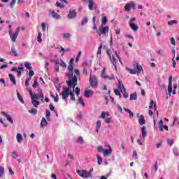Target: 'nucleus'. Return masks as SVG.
Returning a JSON list of instances; mask_svg holds the SVG:
<instances>
[{"instance_id": "obj_1", "label": "nucleus", "mask_w": 179, "mask_h": 179, "mask_svg": "<svg viewBox=\"0 0 179 179\" xmlns=\"http://www.w3.org/2000/svg\"><path fill=\"white\" fill-rule=\"evenodd\" d=\"M69 73H66V76L69 78V80L66 81L67 86L75 89L78 85V77H73V65L69 64L68 66Z\"/></svg>"}, {"instance_id": "obj_2", "label": "nucleus", "mask_w": 179, "mask_h": 179, "mask_svg": "<svg viewBox=\"0 0 179 179\" xmlns=\"http://www.w3.org/2000/svg\"><path fill=\"white\" fill-rule=\"evenodd\" d=\"M74 92L75 88L69 87H68L67 88L64 87L60 94H62V97L64 100V101H68V97H69V96L71 100H72V101H75L76 99L75 98V94L73 93Z\"/></svg>"}, {"instance_id": "obj_3", "label": "nucleus", "mask_w": 179, "mask_h": 179, "mask_svg": "<svg viewBox=\"0 0 179 179\" xmlns=\"http://www.w3.org/2000/svg\"><path fill=\"white\" fill-rule=\"evenodd\" d=\"M106 52L111 61V63L115 66V69H117V59L115 58V57L119 60V62H120V64H122V62L121 61V57H120V55H118V53L115 50H113L114 55H112L113 52H111V51L110 50H107Z\"/></svg>"}, {"instance_id": "obj_4", "label": "nucleus", "mask_w": 179, "mask_h": 179, "mask_svg": "<svg viewBox=\"0 0 179 179\" xmlns=\"http://www.w3.org/2000/svg\"><path fill=\"white\" fill-rule=\"evenodd\" d=\"M93 71L91 70V74L90 77V85L92 87H97L98 82L97 77L96 76H92Z\"/></svg>"}, {"instance_id": "obj_5", "label": "nucleus", "mask_w": 179, "mask_h": 179, "mask_svg": "<svg viewBox=\"0 0 179 179\" xmlns=\"http://www.w3.org/2000/svg\"><path fill=\"white\" fill-rule=\"evenodd\" d=\"M20 30V27H18L17 28L16 31L14 34L12 33V31L10 29L8 31L9 36H10L13 43H15V41H16V38H17V36H19Z\"/></svg>"}, {"instance_id": "obj_6", "label": "nucleus", "mask_w": 179, "mask_h": 179, "mask_svg": "<svg viewBox=\"0 0 179 179\" xmlns=\"http://www.w3.org/2000/svg\"><path fill=\"white\" fill-rule=\"evenodd\" d=\"M76 173L78 174V176H80V177H82L83 178H90L91 176L90 173H87V171L86 170H77Z\"/></svg>"}, {"instance_id": "obj_7", "label": "nucleus", "mask_w": 179, "mask_h": 179, "mask_svg": "<svg viewBox=\"0 0 179 179\" xmlns=\"http://www.w3.org/2000/svg\"><path fill=\"white\" fill-rule=\"evenodd\" d=\"M168 93L170 96L173 93V76H171L169 78V85H168Z\"/></svg>"}, {"instance_id": "obj_8", "label": "nucleus", "mask_w": 179, "mask_h": 179, "mask_svg": "<svg viewBox=\"0 0 179 179\" xmlns=\"http://www.w3.org/2000/svg\"><path fill=\"white\" fill-rule=\"evenodd\" d=\"M109 28L108 27H103V25H101L99 27V36H101V34H107L108 33Z\"/></svg>"}, {"instance_id": "obj_9", "label": "nucleus", "mask_w": 179, "mask_h": 179, "mask_svg": "<svg viewBox=\"0 0 179 179\" xmlns=\"http://www.w3.org/2000/svg\"><path fill=\"white\" fill-rule=\"evenodd\" d=\"M49 15H50L53 19H61V16L58 15V13H57L54 10H49Z\"/></svg>"}, {"instance_id": "obj_10", "label": "nucleus", "mask_w": 179, "mask_h": 179, "mask_svg": "<svg viewBox=\"0 0 179 179\" xmlns=\"http://www.w3.org/2000/svg\"><path fill=\"white\" fill-rule=\"evenodd\" d=\"M131 8H132L134 10L136 9V6L135 3H127L124 6V9H125L126 12H130Z\"/></svg>"}, {"instance_id": "obj_11", "label": "nucleus", "mask_w": 179, "mask_h": 179, "mask_svg": "<svg viewBox=\"0 0 179 179\" xmlns=\"http://www.w3.org/2000/svg\"><path fill=\"white\" fill-rule=\"evenodd\" d=\"M89 9L93 10V9H97V4L94 3L93 0H89Z\"/></svg>"}, {"instance_id": "obj_12", "label": "nucleus", "mask_w": 179, "mask_h": 179, "mask_svg": "<svg viewBox=\"0 0 179 179\" xmlns=\"http://www.w3.org/2000/svg\"><path fill=\"white\" fill-rule=\"evenodd\" d=\"M136 116L139 117L138 124H140V125H145V124H146V122L145 121V117L143 115L139 116V113H137Z\"/></svg>"}, {"instance_id": "obj_13", "label": "nucleus", "mask_w": 179, "mask_h": 179, "mask_svg": "<svg viewBox=\"0 0 179 179\" xmlns=\"http://www.w3.org/2000/svg\"><path fill=\"white\" fill-rule=\"evenodd\" d=\"M76 15H77L76 10L71 9L69 10L68 17L69 19H75V17L76 16Z\"/></svg>"}, {"instance_id": "obj_14", "label": "nucleus", "mask_w": 179, "mask_h": 179, "mask_svg": "<svg viewBox=\"0 0 179 179\" xmlns=\"http://www.w3.org/2000/svg\"><path fill=\"white\" fill-rule=\"evenodd\" d=\"M29 92L31 96V100H38V97H40V92H38V94H33L31 90H29Z\"/></svg>"}, {"instance_id": "obj_15", "label": "nucleus", "mask_w": 179, "mask_h": 179, "mask_svg": "<svg viewBox=\"0 0 179 179\" xmlns=\"http://www.w3.org/2000/svg\"><path fill=\"white\" fill-rule=\"evenodd\" d=\"M129 24L131 30L134 31H138V30H139V27L134 22H129Z\"/></svg>"}, {"instance_id": "obj_16", "label": "nucleus", "mask_w": 179, "mask_h": 179, "mask_svg": "<svg viewBox=\"0 0 179 179\" xmlns=\"http://www.w3.org/2000/svg\"><path fill=\"white\" fill-rule=\"evenodd\" d=\"M93 94H94V92L90 90H85L84 92L85 97H87V99H89V97H92Z\"/></svg>"}, {"instance_id": "obj_17", "label": "nucleus", "mask_w": 179, "mask_h": 179, "mask_svg": "<svg viewBox=\"0 0 179 179\" xmlns=\"http://www.w3.org/2000/svg\"><path fill=\"white\" fill-rule=\"evenodd\" d=\"M118 89H120L121 93H125L127 92V90L125 89V87H124V84L121 83L120 81H118Z\"/></svg>"}, {"instance_id": "obj_18", "label": "nucleus", "mask_w": 179, "mask_h": 179, "mask_svg": "<svg viewBox=\"0 0 179 179\" xmlns=\"http://www.w3.org/2000/svg\"><path fill=\"white\" fill-rule=\"evenodd\" d=\"M1 114H2V115H4V117H6V120H8L9 121V122H10V124H13V120H12V117L10 116H9V115H8L4 111H2Z\"/></svg>"}, {"instance_id": "obj_19", "label": "nucleus", "mask_w": 179, "mask_h": 179, "mask_svg": "<svg viewBox=\"0 0 179 179\" xmlns=\"http://www.w3.org/2000/svg\"><path fill=\"white\" fill-rule=\"evenodd\" d=\"M155 110V111H157V106L156 105V102H155V101H153V99L150 100V106H149V108H153Z\"/></svg>"}, {"instance_id": "obj_20", "label": "nucleus", "mask_w": 179, "mask_h": 179, "mask_svg": "<svg viewBox=\"0 0 179 179\" xmlns=\"http://www.w3.org/2000/svg\"><path fill=\"white\" fill-rule=\"evenodd\" d=\"M47 125H48V122H47V120H45V117H42V120L41 121V128L44 127H47Z\"/></svg>"}, {"instance_id": "obj_21", "label": "nucleus", "mask_w": 179, "mask_h": 179, "mask_svg": "<svg viewBox=\"0 0 179 179\" xmlns=\"http://www.w3.org/2000/svg\"><path fill=\"white\" fill-rule=\"evenodd\" d=\"M8 77L10 78V82H12L13 85L16 86V78L13 74H8Z\"/></svg>"}, {"instance_id": "obj_22", "label": "nucleus", "mask_w": 179, "mask_h": 179, "mask_svg": "<svg viewBox=\"0 0 179 179\" xmlns=\"http://www.w3.org/2000/svg\"><path fill=\"white\" fill-rule=\"evenodd\" d=\"M112 152L111 147H109V150H103V156H110Z\"/></svg>"}, {"instance_id": "obj_23", "label": "nucleus", "mask_w": 179, "mask_h": 179, "mask_svg": "<svg viewBox=\"0 0 179 179\" xmlns=\"http://www.w3.org/2000/svg\"><path fill=\"white\" fill-rule=\"evenodd\" d=\"M141 134H142V136H143V139H145V138H146V127L143 126L141 128Z\"/></svg>"}, {"instance_id": "obj_24", "label": "nucleus", "mask_w": 179, "mask_h": 179, "mask_svg": "<svg viewBox=\"0 0 179 179\" xmlns=\"http://www.w3.org/2000/svg\"><path fill=\"white\" fill-rule=\"evenodd\" d=\"M31 103H32L33 106L35 107V108H37V107H38V106H40V102L38 101H37V99L31 100Z\"/></svg>"}, {"instance_id": "obj_25", "label": "nucleus", "mask_w": 179, "mask_h": 179, "mask_svg": "<svg viewBox=\"0 0 179 179\" xmlns=\"http://www.w3.org/2000/svg\"><path fill=\"white\" fill-rule=\"evenodd\" d=\"M138 95H136V92L130 94V101H132L133 100H137Z\"/></svg>"}, {"instance_id": "obj_26", "label": "nucleus", "mask_w": 179, "mask_h": 179, "mask_svg": "<svg viewBox=\"0 0 179 179\" xmlns=\"http://www.w3.org/2000/svg\"><path fill=\"white\" fill-rule=\"evenodd\" d=\"M17 97L19 101H20V103H22V104H24V100H23V98L22 97V96L20 95V93H19V92H17Z\"/></svg>"}, {"instance_id": "obj_27", "label": "nucleus", "mask_w": 179, "mask_h": 179, "mask_svg": "<svg viewBox=\"0 0 179 179\" xmlns=\"http://www.w3.org/2000/svg\"><path fill=\"white\" fill-rule=\"evenodd\" d=\"M19 69H20V71H22V72H23V71H24V68H23V67H18V68L13 67V68L11 69V71H12L13 72H17V71H19Z\"/></svg>"}, {"instance_id": "obj_28", "label": "nucleus", "mask_w": 179, "mask_h": 179, "mask_svg": "<svg viewBox=\"0 0 179 179\" xmlns=\"http://www.w3.org/2000/svg\"><path fill=\"white\" fill-rule=\"evenodd\" d=\"M127 71L131 73V75H136V70L126 67Z\"/></svg>"}, {"instance_id": "obj_29", "label": "nucleus", "mask_w": 179, "mask_h": 179, "mask_svg": "<svg viewBox=\"0 0 179 179\" xmlns=\"http://www.w3.org/2000/svg\"><path fill=\"white\" fill-rule=\"evenodd\" d=\"M158 125H159V131H161V132H163V127L164 126L163 120H159Z\"/></svg>"}, {"instance_id": "obj_30", "label": "nucleus", "mask_w": 179, "mask_h": 179, "mask_svg": "<svg viewBox=\"0 0 179 179\" xmlns=\"http://www.w3.org/2000/svg\"><path fill=\"white\" fill-rule=\"evenodd\" d=\"M124 110L126 111V113H129L131 118H132V117H134V113L130 109L124 108Z\"/></svg>"}, {"instance_id": "obj_31", "label": "nucleus", "mask_w": 179, "mask_h": 179, "mask_svg": "<svg viewBox=\"0 0 179 179\" xmlns=\"http://www.w3.org/2000/svg\"><path fill=\"white\" fill-rule=\"evenodd\" d=\"M100 127H101V121L98 120L96 122V132H97V134H99V129H100Z\"/></svg>"}, {"instance_id": "obj_32", "label": "nucleus", "mask_w": 179, "mask_h": 179, "mask_svg": "<svg viewBox=\"0 0 179 179\" xmlns=\"http://www.w3.org/2000/svg\"><path fill=\"white\" fill-rule=\"evenodd\" d=\"M78 104H81L83 107H85V101H83V98L78 97Z\"/></svg>"}, {"instance_id": "obj_33", "label": "nucleus", "mask_w": 179, "mask_h": 179, "mask_svg": "<svg viewBox=\"0 0 179 179\" xmlns=\"http://www.w3.org/2000/svg\"><path fill=\"white\" fill-rule=\"evenodd\" d=\"M38 93H39V97H41V101L44 103V94L43 93V90H39Z\"/></svg>"}, {"instance_id": "obj_34", "label": "nucleus", "mask_w": 179, "mask_h": 179, "mask_svg": "<svg viewBox=\"0 0 179 179\" xmlns=\"http://www.w3.org/2000/svg\"><path fill=\"white\" fill-rule=\"evenodd\" d=\"M17 142L20 143L22 141L23 137H22V134L17 133L16 136Z\"/></svg>"}, {"instance_id": "obj_35", "label": "nucleus", "mask_w": 179, "mask_h": 179, "mask_svg": "<svg viewBox=\"0 0 179 179\" xmlns=\"http://www.w3.org/2000/svg\"><path fill=\"white\" fill-rule=\"evenodd\" d=\"M42 34L41 31H38V36H37V41L38 43H41L43 41V39L41 38Z\"/></svg>"}, {"instance_id": "obj_36", "label": "nucleus", "mask_w": 179, "mask_h": 179, "mask_svg": "<svg viewBox=\"0 0 179 179\" xmlns=\"http://www.w3.org/2000/svg\"><path fill=\"white\" fill-rule=\"evenodd\" d=\"M29 114H32V115H36L37 114V109L31 108V110H29Z\"/></svg>"}, {"instance_id": "obj_37", "label": "nucleus", "mask_w": 179, "mask_h": 179, "mask_svg": "<svg viewBox=\"0 0 179 179\" xmlns=\"http://www.w3.org/2000/svg\"><path fill=\"white\" fill-rule=\"evenodd\" d=\"M136 73H139V72L142 71V66H140L139 64L136 65V69H135Z\"/></svg>"}, {"instance_id": "obj_38", "label": "nucleus", "mask_w": 179, "mask_h": 179, "mask_svg": "<svg viewBox=\"0 0 179 179\" xmlns=\"http://www.w3.org/2000/svg\"><path fill=\"white\" fill-rule=\"evenodd\" d=\"M3 174H5V169H3L2 166H0V178L3 177Z\"/></svg>"}, {"instance_id": "obj_39", "label": "nucleus", "mask_w": 179, "mask_h": 179, "mask_svg": "<svg viewBox=\"0 0 179 179\" xmlns=\"http://www.w3.org/2000/svg\"><path fill=\"white\" fill-rule=\"evenodd\" d=\"M55 71L56 72H59V62H55Z\"/></svg>"}, {"instance_id": "obj_40", "label": "nucleus", "mask_w": 179, "mask_h": 179, "mask_svg": "<svg viewBox=\"0 0 179 179\" xmlns=\"http://www.w3.org/2000/svg\"><path fill=\"white\" fill-rule=\"evenodd\" d=\"M45 113H46V115H45L46 120H50V117L51 115V112L50 111V110H46Z\"/></svg>"}, {"instance_id": "obj_41", "label": "nucleus", "mask_w": 179, "mask_h": 179, "mask_svg": "<svg viewBox=\"0 0 179 179\" xmlns=\"http://www.w3.org/2000/svg\"><path fill=\"white\" fill-rule=\"evenodd\" d=\"M178 22L177 20H171L168 22V25L169 26H173V24H177Z\"/></svg>"}, {"instance_id": "obj_42", "label": "nucleus", "mask_w": 179, "mask_h": 179, "mask_svg": "<svg viewBox=\"0 0 179 179\" xmlns=\"http://www.w3.org/2000/svg\"><path fill=\"white\" fill-rule=\"evenodd\" d=\"M24 66H25V68H26L27 69H29V70H30V69H33V67H31L30 63H29V62H25Z\"/></svg>"}, {"instance_id": "obj_43", "label": "nucleus", "mask_w": 179, "mask_h": 179, "mask_svg": "<svg viewBox=\"0 0 179 179\" xmlns=\"http://www.w3.org/2000/svg\"><path fill=\"white\" fill-rule=\"evenodd\" d=\"M106 115V117H108V115H110V114L107 112H102L101 117V118L105 120Z\"/></svg>"}, {"instance_id": "obj_44", "label": "nucleus", "mask_w": 179, "mask_h": 179, "mask_svg": "<svg viewBox=\"0 0 179 179\" xmlns=\"http://www.w3.org/2000/svg\"><path fill=\"white\" fill-rule=\"evenodd\" d=\"M51 97L54 99L55 103H58L59 100V98L58 97V94H56V96L52 94Z\"/></svg>"}, {"instance_id": "obj_45", "label": "nucleus", "mask_w": 179, "mask_h": 179, "mask_svg": "<svg viewBox=\"0 0 179 179\" xmlns=\"http://www.w3.org/2000/svg\"><path fill=\"white\" fill-rule=\"evenodd\" d=\"M55 6L57 7V8H60L61 9L65 8V6L61 4V3L57 1L56 3H55Z\"/></svg>"}, {"instance_id": "obj_46", "label": "nucleus", "mask_w": 179, "mask_h": 179, "mask_svg": "<svg viewBox=\"0 0 179 179\" xmlns=\"http://www.w3.org/2000/svg\"><path fill=\"white\" fill-rule=\"evenodd\" d=\"M70 37H71V35L69 33H64L63 34V38H70Z\"/></svg>"}, {"instance_id": "obj_47", "label": "nucleus", "mask_w": 179, "mask_h": 179, "mask_svg": "<svg viewBox=\"0 0 179 179\" xmlns=\"http://www.w3.org/2000/svg\"><path fill=\"white\" fill-rule=\"evenodd\" d=\"M87 22H89V18H87V17L84 18V19L82 20V22H81L82 26L86 24V23H87Z\"/></svg>"}, {"instance_id": "obj_48", "label": "nucleus", "mask_w": 179, "mask_h": 179, "mask_svg": "<svg viewBox=\"0 0 179 179\" xmlns=\"http://www.w3.org/2000/svg\"><path fill=\"white\" fill-rule=\"evenodd\" d=\"M107 22H108L107 17H103L102 21H101V26H103V24H106V23H107Z\"/></svg>"}, {"instance_id": "obj_49", "label": "nucleus", "mask_w": 179, "mask_h": 179, "mask_svg": "<svg viewBox=\"0 0 179 179\" xmlns=\"http://www.w3.org/2000/svg\"><path fill=\"white\" fill-rule=\"evenodd\" d=\"M96 159L98 160V164H101V163H103V159L100 157V155H96Z\"/></svg>"}, {"instance_id": "obj_50", "label": "nucleus", "mask_w": 179, "mask_h": 179, "mask_svg": "<svg viewBox=\"0 0 179 179\" xmlns=\"http://www.w3.org/2000/svg\"><path fill=\"white\" fill-rule=\"evenodd\" d=\"M97 150H98V152H99V153H103V152H104V148H103L102 146H99V147L97 148Z\"/></svg>"}, {"instance_id": "obj_51", "label": "nucleus", "mask_w": 179, "mask_h": 179, "mask_svg": "<svg viewBox=\"0 0 179 179\" xmlns=\"http://www.w3.org/2000/svg\"><path fill=\"white\" fill-rule=\"evenodd\" d=\"M114 93L115 96H121V92H120V90L118 89H115Z\"/></svg>"}, {"instance_id": "obj_52", "label": "nucleus", "mask_w": 179, "mask_h": 179, "mask_svg": "<svg viewBox=\"0 0 179 179\" xmlns=\"http://www.w3.org/2000/svg\"><path fill=\"white\" fill-rule=\"evenodd\" d=\"M15 3H16V0H12L11 3L9 5L10 8H14Z\"/></svg>"}, {"instance_id": "obj_53", "label": "nucleus", "mask_w": 179, "mask_h": 179, "mask_svg": "<svg viewBox=\"0 0 179 179\" xmlns=\"http://www.w3.org/2000/svg\"><path fill=\"white\" fill-rule=\"evenodd\" d=\"M101 48H103V45L101 44L97 50V54L99 55H101Z\"/></svg>"}, {"instance_id": "obj_54", "label": "nucleus", "mask_w": 179, "mask_h": 179, "mask_svg": "<svg viewBox=\"0 0 179 179\" xmlns=\"http://www.w3.org/2000/svg\"><path fill=\"white\" fill-rule=\"evenodd\" d=\"M31 80V78H27L25 80V86L27 87L29 85V82Z\"/></svg>"}, {"instance_id": "obj_55", "label": "nucleus", "mask_w": 179, "mask_h": 179, "mask_svg": "<svg viewBox=\"0 0 179 179\" xmlns=\"http://www.w3.org/2000/svg\"><path fill=\"white\" fill-rule=\"evenodd\" d=\"M76 96H79V94H80V89L78 87H76Z\"/></svg>"}, {"instance_id": "obj_56", "label": "nucleus", "mask_w": 179, "mask_h": 179, "mask_svg": "<svg viewBox=\"0 0 179 179\" xmlns=\"http://www.w3.org/2000/svg\"><path fill=\"white\" fill-rule=\"evenodd\" d=\"M77 142L78 143H83V138L82 136L78 137Z\"/></svg>"}, {"instance_id": "obj_57", "label": "nucleus", "mask_w": 179, "mask_h": 179, "mask_svg": "<svg viewBox=\"0 0 179 179\" xmlns=\"http://www.w3.org/2000/svg\"><path fill=\"white\" fill-rule=\"evenodd\" d=\"M12 55L14 57H17V52H16V50L15 48L12 49Z\"/></svg>"}, {"instance_id": "obj_58", "label": "nucleus", "mask_w": 179, "mask_h": 179, "mask_svg": "<svg viewBox=\"0 0 179 179\" xmlns=\"http://www.w3.org/2000/svg\"><path fill=\"white\" fill-rule=\"evenodd\" d=\"M34 76V71L31 69L29 70V78H31V77H33Z\"/></svg>"}, {"instance_id": "obj_59", "label": "nucleus", "mask_w": 179, "mask_h": 179, "mask_svg": "<svg viewBox=\"0 0 179 179\" xmlns=\"http://www.w3.org/2000/svg\"><path fill=\"white\" fill-rule=\"evenodd\" d=\"M37 86H38V83L37 82V80H35V81L34 82V84L32 85V87H34V89H36L37 87Z\"/></svg>"}, {"instance_id": "obj_60", "label": "nucleus", "mask_w": 179, "mask_h": 179, "mask_svg": "<svg viewBox=\"0 0 179 179\" xmlns=\"http://www.w3.org/2000/svg\"><path fill=\"white\" fill-rule=\"evenodd\" d=\"M60 66L62 68H66V64L64 61L61 60Z\"/></svg>"}, {"instance_id": "obj_61", "label": "nucleus", "mask_w": 179, "mask_h": 179, "mask_svg": "<svg viewBox=\"0 0 179 179\" xmlns=\"http://www.w3.org/2000/svg\"><path fill=\"white\" fill-rule=\"evenodd\" d=\"M167 143L170 145V146H173V143H174V141L171 139H167Z\"/></svg>"}, {"instance_id": "obj_62", "label": "nucleus", "mask_w": 179, "mask_h": 179, "mask_svg": "<svg viewBox=\"0 0 179 179\" xmlns=\"http://www.w3.org/2000/svg\"><path fill=\"white\" fill-rule=\"evenodd\" d=\"M0 122L3 125L4 128H8V124L3 122V120H2V118H0Z\"/></svg>"}, {"instance_id": "obj_63", "label": "nucleus", "mask_w": 179, "mask_h": 179, "mask_svg": "<svg viewBox=\"0 0 179 179\" xmlns=\"http://www.w3.org/2000/svg\"><path fill=\"white\" fill-rule=\"evenodd\" d=\"M102 77H103L104 79H106V78H107V76L106 75V69H103L102 70Z\"/></svg>"}, {"instance_id": "obj_64", "label": "nucleus", "mask_w": 179, "mask_h": 179, "mask_svg": "<svg viewBox=\"0 0 179 179\" xmlns=\"http://www.w3.org/2000/svg\"><path fill=\"white\" fill-rule=\"evenodd\" d=\"M171 44H172V45H176V39H174L173 37L171 38Z\"/></svg>"}]
</instances>
